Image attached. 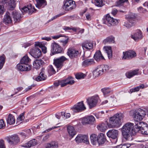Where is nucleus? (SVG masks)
<instances>
[{
	"label": "nucleus",
	"mask_w": 148,
	"mask_h": 148,
	"mask_svg": "<svg viewBox=\"0 0 148 148\" xmlns=\"http://www.w3.org/2000/svg\"><path fill=\"white\" fill-rule=\"evenodd\" d=\"M134 123L128 122L125 123L122 127L121 131L123 137L126 140L131 141L133 140Z\"/></svg>",
	"instance_id": "obj_1"
},
{
	"label": "nucleus",
	"mask_w": 148,
	"mask_h": 148,
	"mask_svg": "<svg viewBox=\"0 0 148 148\" xmlns=\"http://www.w3.org/2000/svg\"><path fill=\"white\" fill-rule=\"evenodd\" d=\"M123 115L122 113L116 114L110 119V123L108 125L109 128L118 127L121 125L123 119Z\"/></svg>",
	"instance_id": "obj_2"
},
{
	"label": "nucleus",
	"mask_w": 148,
	"mask_h": 148,
	"mask_svg": "<svg viewBox=\"0 0 148 148\" xmlns=\"http://www.w3.org/2000/svg\"><path fill=\"white\" fill-rule=\"evenodd\" d=\"M132 117L134 121H139L143 119L145 115V111L141 108L131 111Z\"/></svg>",
	"instance_id": "obj_3"
},
{
	"label": "nucleus",
	"mask_w": 148,
	"mask_h": 148,
	"mask_svg": "<svg viewBox=\"0 0 148 148\" xmlns=\"http://www.w3.org/2000/svg\"><path fill=\"white\" fill-rule=\"evenodd\" d=\"M119 21V20L114 19L113 18L111 17L109 14H107L104 17L103 20V23L109 26L116 25L118 24Z\"/></svg>",
	"instance_id": "obj_4"
},
{
	"label": "nucleus",
	"mask_w": 148,
	"mask_h": 148,
	"mask_svg": "<svg viewBox=\"0 0 148 148\" xmlns=\"http://www.w3.org/2000/svg\"><path fill=\"white\" fill-rule=\"evenodd\" d=\"M67 58L64 56H62L53 60V64L57 69V71L61 69L63 66L64 62Z\"/></svg>",
	"instance_id": "obj_5"
},
{
	"label": "nucleus",
	"mask_w": 148,
	"mask_h": 148,
	"mask_svg": "<svg viewBox=\"0 0 148 148\" xmlns=\"http://www.w3.org/2000/svg\"><path fill=\"white\" fill-rule=\"evenodd\" d=\"M63 8L66 11H70L76 7L75 2L72 0H66L64 2Z\"/></svg>",
	"instance_id": "obj_6"
},
{
	"label": "nucleus",
	"mask_w": 148,
	"mask_h": 148,
	"mask_svg": "<svg viewBox=\"0 0 148 148\" xmlns=\"http://www.w3.org/2000/svg\"><path fill=\"white\" fill-rule=\"evenodd\" d=\"M118 134V131L116 130L112 129L110 130L107 133V136L113 139L112 141V143L115 144L117 141V136Z\"/></svg>",
	"instance_id": "obj_7"
},
{
	"label": "nucleus",
	"mask_w": 148,
	"mask_h": 148,
	"mask_svg": "<svg viewBox=\"0 0 148 148\" xmlns=\"http://www.w3.org/2000/svg\"><path fill=\"white\" fill-rule=\"evenodd\" d=\"M86 109V108L84 106L83 101L77 103L71 108L73 112L75 113L81 112Z\"/></svg>",
	"instance_id": "obj_8"
},
{
	"label": "nucleus",
	"mask_w": 148,
	"mask_h": 148,
	"mask_svg": "<svg viewBox=\"0 0 148 148\" xmlns=\"http://www.w3.org/2000/svg\"><path fill=\"white\" fill-rule=\"evenodd\" d=\"M131 37L135 41L138 42L142 40L144 36L142 31L138 29L131 34Z\"/></svg>",
	"instance_id": "obj_9"
},
{
	"label": "nucleus",
	"mask_w": 148,
	"mask_h": 148,
	"mask_svg": "<svg viewBox=\"0 0 148 148\" xmlns=\"http://www.w3.org/2000/svg\"><path fill=\"white\" fill-rule=\"evenodd\" d=\"M99 98L98 96L96 95L89 98L87 99V103L90 108H91L96 106Z\"/></svg>",
	"instance_id": "obj_10"
},
{
	"label": "nucleus",
	"mask_w": 148,
	"mask_h": 148,
	"mask_svg": "<svg viewBox=\"0 0 148 148\" xmlns=\"http://www.w3.org/2000/svg\"><path fill=\"white\" fill-rule=\"evenodd\" d=\"M7 141L10 145H15L19 142L20 139L17 134H14L8 137Z\"/></svg>",
	"instance_id": "obj_11"
},
{
	"label": "nucleus",
	"mask_w": 148,
	"mask_h": 148,
	"mask_svg": "<svg viewBox=\"0 0 148 148\" xmlns=\"http://www.w3.org/2000/svg\"><path fill=\"white\" fill-rule=\"evenodd\" d=\"M123 60H129L135 57L136 56V52L133 50H129L123 52Z\"/></svg>",
	"instance_id": "obj_12"
},
{
	"label": "nucleus",
	"mask_w": 148,
	"mask_h": 148,
	"mask_svg": "<svg viewBox=\"0 0 148 148\" xmlns=\"http://www.w3.org/2000/svg\"><path fill=\"white\" fill-rule=\"evenodd\" d=\"M75 140L77 143H84L86 144H89L88 137L86 135L78 134L75 138Z\"/></svg>",
	"instance_id": "obj_13"
},
{
	"label": "nucleus",
	"mask_w": 148,
	"mask_h": 148,
	"mask_svg": "<svg viewBox=\"0 0 148 148\" xmlns=\"http://www.w3.org/2000/svg\"><path fill=\"white\" fill-rule=\"evenodd\" d=\"M67 54L70 58H73L77 57L79 54V52L74 48H70L68 49Z\"/></svg>",
	"instance_id": "obj_14"
},
{
	"label": "nucleus",
	"mask_w": 148,
	"mask_h": 148,
	"mask_svg": "<svg viewBox=\"0 0 148 148\" xmlns=\"http://www.w3.org/2000/svg\"><path fill=\"white\" fill-rule=\"evenodd\" d=\"M95 121V119L93 116H88L82 118V123L83 125L86 124H92Z\"/></svg>",
	"instance_id": "obj_15"
},
{
	"label": "nucleus",
	"mask_w": 148,
	"mask_h": 148,
	"mask_svg": "<svg viewBox=\"0 0 148 148\" xmlns=\"http://www.w3.org/2000/svg\"><path fill=\"white\" fill-rule=\"evenodd\" d=\"M51 52L52 53H60L62 51V49L60 46L56 42L52 43L51 45Z\"/></svg>",
	"instance_id": "obj_16"
},
{
	"label": "nucleus",
	"mask_w": 148,
	"mask_h": 148,
	"mask_svg": "<svg viewBox=\"0 0 148 148\" xmlns=\"http://www.w3.org/2000/svg\"><path fill=\"white\" fill-rule=\"evenodd\" d=\"M29 53L35 58H38L41 56V50L38 48L36 47L31 50Z\"/></svg>",
	"instance_id": "obj_17"
},
{
	"label": "nucleus",
	"mask_w": 148,
	"mask_h": 148,
	"mask_svg": "<svg viewBox=\"0 0 148 148\" xmlns=\"http://www.w3.org/2000/svg\"><path fill=\"white\" fill-rule=\"evenodd\" d=\"M17 69L21 71H27L31 69V66L27 64H18L16 66Z\"/></svg>",
	"instance_id": "obj_18"
},
{
	"label": "nucleus",
	"mask_w": 148,
	"mask_h": 148,
	"mask_svg": "<svg viewBox=\"0 0 148 148\" xmlns=\"http://www.w3.org/2000/svg\"><path fill=\"white\" fill-rule=\"evenodd\" d=\"M36 10L34 7L32 6L31 4H29L27 6H25L22 8L21 11L23 12H28L29 14H31L32 13L35 11Z\"/></svg>",
	"instance_id": "obj_19"
},
{
	"label": "nucleus",
	"mask_w": 148,
	"mask_h": 148,
	"mask_svg": "<svg viewBox=\"0 0 148 148\" xmlns=\"http://www.w3.org/2000/svg\"><path fill=\"white\" fill-rule=\"evenodd\" d=\"M100 75L105 73L109 69L108 66L107 65H103L98 66L96 68Z\"/></svg>",
	"instance_id": "obj_20"
},
{
	"label": "nucleus",
	"mask_w": 148,
	"mask_h": 148,
	"mask_svg": "<svg viewBox=\"0 0 148 148\" xmlns=\"http://www.w3.org/2000/svg\"><path fill=\"white\" fill-rule=\"evenodd\" d=\"M82 46L84 49L90 50L93 48V44L92 42L86 41L82 44Z\"/></svg>",
	"instance_id": "obj_21"
},
{
	"label": "nucleus",
	"mask_w": 148,
	"mask_h": 148,
	"mask_svg": "<svg viewBox=\"0 0 148 148\" xmlns=\"http://www.w3.org/2000/svg\"><path fill=\"white\" fill-rule=\"evenodd\" d=\"M63 83L61 84V87H64L67 84L72 85L75 83V81L73 77L71 76L68 77L65 80H62Z\"/></svg>",
	"instance_id": "obj_22"
},
{
	"label": "nucleus",
	"mask_w": 148,
	"mask_h": 148,
	"mask_svg": "<svg viewBox=\"0 0 148 148\" xmlns=\"http://www.w3.org/2000/svg\"><path fill=\"white\" fill-rule=\"evenodd\" d=\"M12 14L14 21L15 23H18L21 21V14L16 10L12 12Z\"/></svg>",
	"instance_id": "obj_23"
},
{
	"label": "nucleus",
	"mask_w": 148,
	"mask_h": 148,
	"mask_svg": "<svg viewBox=\"0 0 148 148\" xmlns=\"http://www.w3.org/2000/svg\"><path fill=\"white\" fill-rule=\"evenodd\" d=\"M139 71V70L137 69L129 71L126 73L125 75L127 78H130L135 75H138Z\"/></svg>",
	"instance_id": "obj_24"
},
{
	"label": "nucleus",
	"mask_w": 148,
	"mask_h": 148,
	"mask_svg": "<svg viewBox=\"0 0 148 148\" xmlns=\"http://www.w3.org/2000/svg\"><path fill=\"white\" fill-rule=\"evenodd\" d=\"M106 140V136L103 133H101L98 136L97 143L99 145L103 144Z\"/></svg>",
	"instance_id": "obj_25"
},
{
	"label": "nucleus",
	"mask_w": 148,
	"mask_h": 148,
	"mask_svg": "<svg viewBox=\"0 0 148 148\" xmlns=\"http://www.w3.org/2000/svg\"><path fill=\"white\" fill-rule=\"evenodd\" d=\"M103 49L107 54L108 58L110 59H112V52L111 47L106 46L103 47Z\"/></svg>",
	"instance_id": "obj_26"
},
{
	"label": "nucleus",
	"mask_w": 148,
	"mask_h": 148,
	"mask_svg": "<svg viewBox=\"0 0 148 148\" xmlns=\"http://www.w3.org/2000/svg\"><path fill=\"white\" fill-rule=\"evenodd\" d=\"M94 60L93 59H89L84 61L82 63V65L83 66L86 67L88 66L93 65L95 64Z\"/></svg>",
	"instance_id": "obj_27"
},
{
	"label": "nucleus",
	"mask_w": 148,
	"mask_h": 148,
	"mask_svg": "<svg viewBox=\"0 0 148 148\" xmlns=\"http://www.w3.org/2000/svg\"><path fill=\"white\" fill-rule=\"evenodd\" d=\"M38 143V141L37 140L35 139H33L23 145V147L29 148L35 146L37 145Z\"/></svg>",
	"instance_id": "obj_28"
},
{
	"label": "nucleus",
	"mask_w": 148,
	"mask_h": 148,
	"mask_svg": "<svg viewBox=\"0 0 148 148\" xmlns=\"http://www.w3.org/2000/svg\"><path fill=\"white\" fill-rule=\"evenodd\" d=\"M37 3L36 6L39 9L44 7L47 5V2L45 0H36Z\"/></svg>",
	"instance_id": "obj_29"
},
{
	"label": "nucleus",
	"mask_w": 148,
	"mask_h": 148,
	"mask_svg": "<svg viewBox=\"0 0 148 148\" xmlns=\"http://www.w3.org/2000/svg\"><path fill=\"white\" fill-rule=\"evenodd\" d=\"M67 130L69 136L71 138H73L76 134V132L73 126H68Z\"/></svg>",
	"instance_id": "obj_30"
},
{
	"label": "nucleus",
	"mask_w": 148,
	"mask_h": 148,
	"mask_svg": "<svg viewBox=\"0 0 148 148\" xmlns=\"http://www.w3.org/2000/svg\"><path fill=\"white\" fill-rule=\"evenodd\" d=\"M135 125H134V130H135V129L137 130V131H139V132L143 126L144 125L145 123L143 122H140V121H135Z\"/></svg>",
	"instance_id": "obj_31"
},
{
	"label": "nucleus",
	"mask_w": 148,
	"mask_h": 148,
	"mask_svg": "<svg viewBox=\"0 0 148 148\" xmlns=\"http://www.w3.org/2000/svg\"><path fill=\"white\" fill-rule=\"evenodd\" d=\"M43 63V62L41 59H36L33 64V67L36 69H39Z\"/></svg>",
	"instance_id": "obj_32"
},
{
	"label": "nucleus",
	"mask_w": 148,
	"mask_h": 148,
	"mask_svg": "<svg viewBox=\"0 0 148 148\" xmlns=\"http://www.w3.org/2000/svg\"><path fill=\"white\" fill-rule=\"evenodd\" d=\"M47 78V76L45 74V72L42 70L39 75L36 78V80L37 81H40L45 80Z\"/></svg>",
	"instance_id": "obj_33"
},
{
	"label": "nucleus",
	"mask_w": 148,
	"mask_h": 148,
	"mask_svg": "<svg viewBox=\"0 0 148 148\" xmlns=\"http://www.w3.org/2000/svg\"><path fill=\"white\" fill-rule=\"evenodd\" d=\"M95 59L97 61H99L100 60L104 59V57L102 55L100 51H98L96 52L94 56Z\"/></svg>",
	"instance_id": "obj_34"
},
{
	"label": "nucleus",
	"mask_w": 148,
	"mask_h": 148,
	"mask_svg": "<svg viewBox=\"0 0 148 148\" xmlns=\"http://www.w3.org/2000/svg\"><path fill=\"white\" fill-rule=\"evenodd\" d=\"M144 125L143 126L139 132L144 135H147L148 134V125L145 123Z\"/></svg>",
	"instance_id": "obj_35"
},
{
	"label": "nucleus",
	"mask_w": 148,
	"mask_h": 148,
	"mask_svg": "<svg viewBox=\"0 0 148 148\" xmlns=\"http://www.w3.org/2000/svg\"><path fill=\"white\" fill-rule=\"evenodd\" d=\"M90 138L92 143L93 145L97 144L98 136L95 134H92L90 136Z\"/></svg>",
	"instance_id": "obj_36"
},
{
	"label": "nucleus",
	"mask_w": 148,
	"mask_h": 148,
	"mask_svg": "<svg viewBox=\"0 0 148 148\" xmlns=\"http://www.w3.org/2000/svg\"><path fill=\"white\" fill-rule=\"evenodd\" d=\"M15 121L14 116L11 114H10L8 116L7 122L10 125L14 124Z\"/></svg>",
	"instance_id": "obj_37"
},
{
	"label": "nucleus",
	"mask_w": 148,
	"mask_h": 148,
	"mask_svg": "<svg viewBox=\"0 0 148 148\" xmlns=\"http://www.w3.org/2000/svg\"><path fill=\"white\" fill-rule=\"evenodd\" d=\"M46 148H58V143L56 142H52L49 143H47L45 145Z\"/></svg>",
	"instance_id": "obj_38"
},
{
	"label": "nucleus",
	"mask_w": 148,
	"mask_h": 148,
	"mask_svg": "<svg viewBox=\"0 0 148 148\" xmlns=\"http://www.w3.org/2000/svg\"><path fill=\"white\" fill-rule=\"evenodd\" d=\"M114 38L112 36H110L107 37L103 41V43L104 45L108 43H114Z\"/></svg>",
	"instance_id": "obj_39"
},
{
	"label": "nucleus",
	"mask_w": 148,
	"mask_h": 148,
	"mask_svg": "<svg viewBox=\"0 0 148 148\" xmlns=\"http://www.w3.org/2000/svg\"><path fill=\"white\" fill-rule=\"evenodd\" d=\"M6 13L5 15L3 20V22L5 24H9L11 23L12 21V20L10 17L9 15V13Z\"/></svg>",
	"instance_id": "obj_40"
},
{
	"label": "nucleus",
	"mask_w": 148,
	"mask_h": 148,
	"mask_svg": "<svg viewBox=\"0 0 148 148\" xmlns=\"http://www.w3.org/2000/svg\"><path fill=\"white\" fill-rule=\"evenodd\" d=\"M8 0H2L1 4H2L3 5L2 6L1 4V14H3L5 11L4 6H6L7 5Z\"/></svg>",
	"instance_id": "obj_41"
},
{
	"label": "nucleus",
	"mask_w": 148,
	"mask_h": 148,
	"mask_svg": "<svg viewBox=\"0 0 148 148\" xmlns=\"http://www.w3.org/2000/svg\"><path fill=\"white\" fill-rule=\"evenodd\" d=\"M97 127L98 130L101 132H104L107 129L106 124L104 123H102L98 125Z\"/></svg>",
	"instance_id": "obj_42"
},
{
	"label": "nucleus",
	"mask_w": 148,
	"mask_h": 148,
	"mask_svg": "<svg viewBox=\"0 0 148 148\" xmlns=\"http://www.w3.org/2000/svg\"><path fill=\"white\" fill-rule=\"evenodd\" d=\"M47 71L49 74L50 75L54 74L56 73V70L52 65H50L47 67Z\"/></svg>",
	"instance_id": "obj_43"
},
{
	"label": "nucleus",
	"mask_w": 148,
	"mask_h": 148,
	"mask_svg": "<svg viewBox=\"0 0 148 148\" xmlns=\"http://www.w3.org/2000/svg\"><path fill=\"white\" fill-rule=\"evenodd\" d=\"M35 45L36 46L39 47L42 50V52L44 53H45L47 52L46 47L43 46L41 42H36Z\"/></svg>",
	"instance_id": "obj_44"
},
{
	"label": "nucleus",
	"mask_w": 148,
	"mask_h": 148,
	"mask_svg": "<svg viewBox=\"0 0 148 148\" xmlns=\"http://www.w3.org/2000/svg\"><path fill=\"white\" fill-rule=\"evenodd\" d=\"M31 60L27 55L24 56L21 60V64H27L29 63L30 61Z\"/></svg>",
	"instance_id": "obj_45"
},
{
	"label": "nucleus",
	"mask_w": 148,
	"mask_h": 148,
	"mask_svg": "<svg viewBox=\"0 0 148 148\" xmlns=\"http://www.w3.org/2000/svg\"><path fill=\"white\" fill-rule=\"evenodd\" d=\"M105 0H95V5L98 7H101L105 4Z\"/></svg>",
	"instance_id": "obj_46"
},
{
	"label": "nucleus",
	"mask_w": 148,
	"mask_h": 148,
	"mask_svg": "<svg viewBox=\"0 0 148 148\" xmlns=\"http://www.w3.org/2000/svg\"><path fill=\"white\" fill-rule=\"evenodd\" d=\"M16 1L15 0H10L8 2L9 8L11 10H13L15 6Z\"/></svg>",
	"instance_id": "obj_47"
},
{
	"label": "nucleus",
	"mask_w": 148,
	"mask_h": 148,
	"mask_svg": "<svg viewBox=\"0 0 148 148\" xmlns=\"http://www.w3.org/2000/svg\"><path fill=\"white\" fill-rule=\"evenodd\" d=\"M136 16L135 14L131 13L129 14L128 17V21L131 22H133L135 24V19Z\"/></svg>",
	"instance_id": "obj_48"
},
{
	"label": "nucleus",
	"mask_w": 148,
	"mask_h": 148,
	"mask_svg": "<svg viewBox=\"0 0 148 148\" xmlns=\"http://www.w3.org/2000/svg\"><path fill=\"white\" fill-rule=\"evenodd\" d=\"M101 90L105 97L107 96L112 91L111 89L109 88H102Z\"/></svg>",
	"instance_id": "obj_49"
},
{
	"label": "nucleus",
	"mask_w": 148,
	"mask_h": 148,
	"mask_svg": "<svg viewBox=\"0 0 148 148\" xmlns=\"http://www.w3.org/2000/svg\"><path fill=\"white\" fill-rule=\"evenodd\" d=\"M105 115V113L103 111L96 113L95 115L96 118L98 119L103 117Z\"/></svg>",
	"instance_id": "obj_50"
},
{
	"label": "nucleus",
	"mask_w": 148,
	"mask_h": 148,
	"mask_svg": "<svg viewBox=\"0 0 148 148\" xmlns=\"http://www.w3.org/2000/svg\"><path fill=\"white\" fill-rule=\"evenodd\" d=\"M6 57L4 54L1 56V69L3 67L5 62Z\"/></svg>",
	"instance_id": "obj_51"
},
{
	"label": "nucleus",
	"mask_w": 148,
	"mask_h": 148,
	"mask_svg": "<svg viewBox=\"0 0 148 148\" xmlns=\"http://www.w3.org/2000/svg\"><path fill=\"white\" fill-rule=\"evenodd\" d=\"M135 25V24L134 23L131 22L130 21H128L125 23L124 25L127 28H129L134 25Z\"/></svg>",
	"instance_id": "obj_52"
},
{
	"label": "nucleus",
	"mask_w": 148,
	"mask_h": 148,
	"mask_svg": "<svg viewBox=\"0 0 148 148\" xmlns=\"http://www.w3.org/2000/svg\"><path fill=\"white\" fill-rule=\"evenodd\" d=\"M131 145L130 144L125 143L118 145L116 147V148H128Z\"/></svg>",
	"instance_id": "obj_53"
},
{
	"label": "nucleus",
	"mask_w": 148,
	"mask_h": 148,
	"mask_svg": "<svg viewBox=\"0 0 148 148\" xmlns=\"http://www.w3.org/2000/svg\"><path fill=\"white\" fill-rule=\"evenodd\" d=\"M86 76V75L82 73H79L75 75L76 78L78 79L84 78Z\"/></svg>",
	"instance_id": "obj_54"
},
{
	"label": "nucleus",
	"mask_w": 148,
	"mask_h": 148,
	"mask_svg": "<svg viewBox=\"0 0 148 148\" xmlns=\"http://www.w3.org/2000/svg\"><path fill=\"white\" fill-rule=\"evenodd\" d=\"M92 74L93 77L95 78H96L98 77V76L100 75L96 69L93 70L92 72Z\"/></svg>",
	"instance_id": "obj_55"
},
{
	"label": "nucleus",
	"mask_w": 148,
	"mask_h": 148,
	"mask_svg": "<svg viewBox=\"0 0 148 148\" xmlns=\"http://www.w3.org/2000/svg\"><path fill=\"white\" fill-rule=\"evenodd\" d=\"M128 0H119L116 3V5L120 6L122 5L124 3L127 1Z\"/></svg>",
	"instance_id": "obj_56"
},
{
	"label": "nucleus",
	"mask_w": 148,
	"mask_h": 148,
	"mask_svg": "<svg viewBox=\"0 0 148 148\" xmlns=\"http://www.w3.org/2000/svg\"><path fill=\"white\" fill-rule=\"evenodd\" d=\"M61 114L62 117L64 118H68L70 117V114L69 113H66L64 112H62Z\"/></svg>",
	"instance_id": "obj_57"
},
{
	"label": "nucleus",
	"mask_w": 148,
	"mask_h": 148,
	"mask_svg": "<svg viewBox=\"0 0 148 148\" xmlns=\"http://www.w3.org/2000/svg\"><path fill=\"white\" fill-rule=\"evenodd\" d=\"M24 113H22L18 117L17 120L18 121H22L24 119Z\"/></svg>",
	"instance_id": "obj_58"
},
{
	"label": "nucleus",
	"mask_w": 148,
	"mask_h": 148,
	"mask_svg": "<svg viewBox=\"0 0 148 148\" xmlns=\"http://www.w3.org/2000/svg\"><path fill=\"white\" fill-rule=\"evenodd\" d=\"M138 10L140 13H145L146 11V10L143 8L142 7H140L138 8Z\"/></svg>",
	"instance_id": "obj_59"
},
{
	"label": "nucleus",
	"mask_w": 148,
	"mask_h": 148,
	"mask_svg": "<svg viewBox=\"0 0 148 148\" xmlns=\"http://www.w3.org/2000/svg\"><path fill=\"white\" fill-rule=\"evenodd\" d=\"M5 127V124L3 119H1V129H4Z\"/></svg>",
	"instance_id": "obj_60"
},
{
	"label": "nucleus",
	"mask_w": 148,
	"mask_h": 148,
	"mask_svg": "<svg viewBox=\"0 0 148 148\" xmlns=\"http://www.w3.org/2000/svg\"><path fill=\"white\" fill-rule=\"evenodd\" d=\"M140 89L138 86H136L134 88L131 89L130 90V91L131 93H132L133 92H137L139 91Z\"/></svg>",
	"instance_id": "obj_61"
},
{
	"label": "nucleus",
	"mask_w": 148,
	"mask_h": 148,
	"mask_svg": "<svg viewBox=\"0 0 148 148\" xmlns=\"http://www.w3.org/2000/svg\"><path fill=\"white\" fill-rule=\"evenodd\" d=\"M64 30H67L69 29H72L74 31L77 32V29L75 28H71L70 27H65L64 28Z\"/></svg>",
	"instance_id": "obj_62"
},
{
	"label": "nucleus",
	"mask_w": 148,
	"mask_h": 148,
	"mask_svg": "<svg viewBox=\"0 0 148 148\" xmlns=\"http://www.w3.org/2000/svg\"><path fill=\"white\" fill-rule=\"evenodd\" d=\"M1 148H6L3 140L1 139Z\"/></svg>",
	"instance_id": "obj_63"
},
{
	"label": "nucleus",
	"mask_w": 148,
	"mask_h": 148,
	"mask_svg": "<svg viewBox=\"0 0 148 148\" xmlns=\"http://www.w3.org/2000/svg\"><path fill=\"white\" fill-rule=\"evenodd\" d=\"M68 38H66V39L64 41L62 40L61 42L62 43V45L64 46H65V45L67 44L68 42Z\"/></svg>",
	"instance_id": "obj_64"
}]
</instances>
